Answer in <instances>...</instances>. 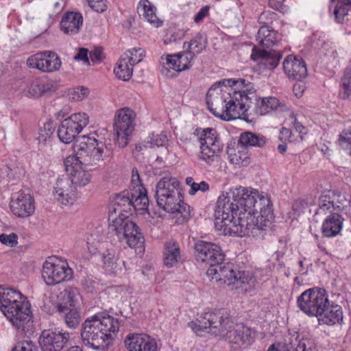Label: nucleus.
Returning a JSON list of instances; mask_svg holds the SVG:
<instances>
[{
	"label": "nucleus",
	"instance_id": "f257e3e1",
	"mask_svg": "<svg viewBox=\"0 0 351 351\" xmlns=\"http://www.w3.org/2000/svg\"><path fill=\"white\" fill-rule=\"evenodd\" d=\"M215 217V228L221 234L256 236L271 224V202L265 193L240 186L218 197Z\"/></svg>",
	"mask_w": 351,
	"mask_h": 351
},
{
	"label": "nucleus",
	"instance_id": "f03ea898",
	"mask_svg": "<svg viewBox=\"0 0 351 351\" xmlns=\"http://www.w3.org/2000/svg\"><path fill=\"white\" fill-rule=\"evenodd\" d=\"M196 313L195 320L188 323V326L199 337L206 334L219 337L227 341L231 347L247 348L255 341L257 331L243 323H234L229 315H224L220 308L215 311H206L201 308Z\"/></svg>",
	"mask_w": 351,
	"mask_h": 351
},
{
	"label": "nucleus",
	"instance_id": "7ed1b4c3",
	"mask_svg": "<svg viewBox=\"0 0 351 351\" xmlns=\"http://www.w3.org/2000/svg\"><path fill=\"white\" fill-rule=\"evenodd\" d=\"M194 249L197 261L210 267L206 272L208 276L227 285L231 289L241 290L244 293H251L258 287L255 277L249 271L234 269L230 263L221 265L225 255L218 245L199 241Z\"/></svg>",
	"mask_w": 351,
	"mask_h": 351
},
{
	"label": "nucleus",
	"instance_id": "20e7f679",
	"mask_svg": "<svg viewBox=\"0 0 351 351\" xmlns=\"http://www.w3.org/2000/svg\"><path fill=\"white\" fill-rule=\"evenodd\" d=\"M103 142L99 141L93 135H84L75 143V154L67 156L64 160L65 170L69 176L72 184L84 186L90 182L91 176L88 169L97 168L103 160L105 149Z\"/></svg>",
	"mask_w": 351,
	"mask_h": 351
},
{
	"label": "nucleus",
	"instance_id": "39448f33",
	"mask_svg": "<svg viewBox=\"0 0 351 351\" xmlns=\"http://www.w3.org/2000/svg\"><path fill=\"white\" fill-rule=\"evenodd\" d=\"M119 330V319L102 313L88 317L81 331L83 343L95 350H105Z\"/></svg>",
	"mask_w": 351,
	"mask_h": 351
},
{
	"label": "nucleus",
	"instance_id": "423d86ee",
	"mask_svg": "<svg viewBox=\"0 0 351 351\" xmlns=\"http://www.w3.org/2000/svg\"><path fill=\"white\" fill-rule=\"evenodd\" d=\"M155 197L160 208L171 214L180 215L184 221L190 219L191 207L184 202L180 184L176 178H160L156 186Z\"/></svg>",
	"mask_w": 351,
	"mask_h": 351
},
{
	"label": "nucleus",
	"instance_id": "0eeeda50",
	"mask_svg": "<svg viewBox=\"0 0 351 351\" xmlns=\"http://www.w3.org/2000/svg\"><path fill=\"white\" fill-rule=\"evenodd\" d=\"M221 90V93H217V96L213 97V101L206 100L208 109L217 117L226 121L235 119L247 120V112L250 105L249 98L241 97L239 93H232Z\"/></svg>",
	"mask_w": 351,
	"mask_h": 351
},
{
	"label": "nucleus",
	"instance_id": "6e6552de",
	"mask_svg": "<svg viewBox=\"0 0 351 351\" xmlns=\"http://www.w3.org/2000/svg\"><path fill=\"white\" fill-rule=\"evenodd\" d=\"M135 119V112L129 108H123L117 112L114 131L119 147H124L128 145L129 136L134 129Z\"/></svg>",
	"mask_w": 351,
	"mask_h": 351
},
{
	"label": "nucleus",
	"instance_id": "1a4fd4ad",
	"mask_svg": "<svg viewBox=\"0 0 351 351\" xmlns=\"http://www.w3.org/2000/svg\"><path fill=\"white\" fill-rule=\"evenodd\" d=\"M110 229L116 233L120 240L125 239L132 248L141 246L144 243L140 228L130 219L115 220V223H110Z\"/></svg>",
	"mask_w": 351,
	"mask_h": 351
},
{
	"label": "nucleus",
	"instance_id": "9d476101",
	"mask_svg": "<svg viewBox=\"0 0 351 351\" xmlns=\"http://www.w3.org/2000/svg\"><path fill=\"white\" fill-rule=\"evenodd\" d=\"M199 142L200 143L199 159L208 164L217 161L222 145L217 136L216 130L213 128L204 130L199 136Z\"/></svg>",
	"mask_w": 351,
	"mask_h": 351
},
{
	"label": "nucleus",
	"instance_id": "9b49d317",
	"mask_svg": "<svg viewBox=\"0 0 351 351\" xmlns=\"http://www.w3.org/2000/svg\"><path fill=\"white\" fill-rule=\"evenodd\" d=\"M88 123L86 113H75L64 119L58 129V136L65 144L71 143Z\"/></svg>",
	"mask_w": 351,
	"mask_h": 351
},
{
	"label": "nucleus",
	"instance_id": "f8f14e48",
	"mask_svg": "<svg viewBox=\"0 0 351 351\" xmlns=\"http://www.w3.org/2000/svg\"><path fill=\"white\" fill-rule=\"evenodd\" d=\"M42 277L47 285H55L72 279L73 270L66 261L47 260L43 263Z\"/></svg>",
	"mask_w": 351,
	"mask_h": 351
},
{
	"label": "nucleus",
	"instance_id": "ddd939ff",
	"mask_svg": "<svg viewBox=\"0 0 351 351\" xmlns=\"http://www.w3.org/2000/svg\"><path fill=\"white\" fill-rule=\"evenodd\" d=\"M132 189L117 194L109 208L110 223H115V220L129 219L126 214L132 211Z\"/></svg>",
	"mask_w": 351,
	"mask_h": 351
},
{
	"label": "nucleus",
	"instance_id": "4468645a",
	"mask_svg": "<svg viewBox=\"0 0 351 351\" xmlns=\"http://www.w3.org/2000/svg\"><path fill=\"white\" fill-rule=\"evenodd\" d=\"M298 307H339L338 304H330L325 289L313 287L304 291L297 300Z\"/></svg>",
	"mask_w": 351,
	"mask_h": 351
},
{
	"label": "nucleus",
	"instance_id": "2eb2a0df",
	"mask_svg": "<svg viewBox=\"0 0 351 351\" xmlns=\"http://www.w3.org/2000/svg\"><path fill=\"white\" fill-rule=\"evenodd\" d=\"M27 64L43 72H53L59 70L62 62L56 53L45 51L30 56L27 60Z\"/></svg>",
	"mask_w": 351,
	"mask_h": 351
},
{
	"label": "nucleus",
	"instance_id": "dca6fc26",
	"mask_svg": "<svg viewBox=\"0 0 351 351\" xmlns=\"http://www.w3.org/2000/svg\"><path fill=\"white\" fill-rule=\"evenodd\" d=\"M10 208L13 214L19 217H29L35 210L34 199L29 193L20 191L12 197Z\"/></svg>",
	"mask_w": 351,
	"mask_h": 351
},
{
	"label": "nucleus",
	"instance_id": "f3484780",
	"mask_svg": "<svg viewBox=\"0 0 351 351\" xmlns=\"http://www.w3.org/2000/svg\"><path fill=\"white\" fill-rule=\"evenodd\" d=\"M124 343L129 351H157V343L153 337L145 333H129Z\"/></svg>",
	"mask_w": 351,
	"mask_h": 351
},
{
	"label": "nucleus",
	"instance_id": "a211bd4d",
	"mask_svg": "<svg viewBox=\"0 0 351 351\" xmlns=\"http://www.w3.org/2000/svg\"><path fill=\"white\" fill-rule=\"evenodd\" d=\"M30 310L31 308H0V312L14 327L26 333L29 330L32 319Z\"/></svg>",
	"mask_w": 351,
	"mask_h": 351
},
{
	"label": "nucleus",
	"instance_id": "6ab92c4d",
	"mask_svg": "<svg viewBox=\"0 0 351 351\" xmlns=\"http://www.w3.org/2000/svg\"><path fill=\"white\" fill-rule=\"evenodd\" d=\"M69 339V332L44 330L40 337V344L43 351H60Z\"/></svg>",
	"mask_w": 351,
	"mask_h": 351
},
{
	"label": "nucleus",
	"instance_id": "aec40b11",
	"mask_svg": "<svg viewBox=\"0 0 351 351\" xmlns=\"http://www.w3.org/2000/svg\"><path fill=\"white\" fill-rule=\"evenodd\" d=\"M0 307H31V304L19 291L0 286Z\"/></svg>",
	"mask_w": 351,
	"mask_h": 351
},
{
	"label": "nucleus",
	"instance_id": "412c9836",
	"mask_svg": "<svg viewBox=\"0 0 351 351\" xmlns=\"http://www.w3.org/2000/svg\"><path fill=\"white\" fill-rule=\"evenodd\" d=\"M308 316H315L319 323L333 325L342 321L341 308H300Z\"/></svg>",
	"mask_w": 351,
	"mask_h": 351
},
{
	"label": "nucleus",
	"instance_id": "4be33fe9",
	"mask_svg": "<svg viewBox=\"0 0 351 351\" xmlns=\"http://www.w3.org/2000/svg\"><path fill=\"white\" fill-rule=\"evenodd\" d=\"M283 69L289 78L300 81L308 75L304 61L293 56H288L283 62Z\"/></svg>",
	"mask_w": 351,
	"mask_h": 351
},
{
	"label": "nucleus",
	"instance_id": "5701e85b",
	"mask_svg": "<svg viewBox=\"0 0 351 351\" xmlns=\"http://www.w3.org/2000/svg\"><path fill=\"white\" fill-rule=\"evenodd\" d=\"M282 53L277 50L258 49L254 47L251 54L252 60L259 61L265 69L272 70L275 69L279 64L280 60L282 58Z\"/></svg>",
	"mask_w": 351,
	"mask_h": 351
},
{
	"label": "nucleus",
	"instance_id": "b1692460",
	"mask_svg": "<svg viewBox=\"0 0 351 351\" xmlns=\"http://www.w3.org/2000/svg\"><path fill=\"white\" fill-rule=\"evenodd\" d=\"M50 299L54 307H75L80 305L82 296L77 289H66L59 294H51Z\"/></svg>",
	"mask_w": 351,
	"mask_h": 351
},
{
	"label": "nucleus",
	"instance_id": "393cba45",
	"mask_svg": "<svg viewBox=\"0 0 351 351\" xmlns=\"http://www.w3.org/2000/svg\"><path fill=\"white\" fill-rule=\"evenodd\" d=\"M343 218L337 213L328 215L322 226V233L324 237H335L339 234L343 223Z\"/></svg>",
	"mask_w": 351,
	"mask_h": 351
},
{
	"label": "nucleus",
	"instance_id": "a878e982",
	"mask_svg": "<svg viewBox=\"0 0 351 351\" xmlns=\"http://www.w3.org/2000/svg\"><path fill=\"white\" fill-rule=\"evenodd\" d=\"M330 10L335 15L337 23H341L350 20L351 15L350 0H331Z\"/></svg>",
	"mask_w": 351,
	"mask_h": 351
},
{
	"label": "nucleus",
	"instance_id": "bb28decb",
	"mask_svg": "<svg viewBox=\"0 0 351 351\" xmlns=\"http://www.w3.org/2000/svg\"><path fill=\"white\" fill-rule=\"evenodd\" d=\"M54 130L52 123L47 122L44 124L43 128L40 129L37 138L39 149L48 155L52 152V135Z\"/></svg>",
	"mask_w": 351,
	"mask_h": 351
},
{
	"label": "nucleus",
	"instance_id": "cd10ccee",
	"mask_svg": "<svg viewBox=\"0 0 351 351\" xmlns=\"http://www.w3.org/2000/svg\"><path fill=\"white\" fill-rule=\"evenodd\" d=\"M55 90L52 81L36 80L32 82L25 90V94L29 97L38 98L44 93Z\"/></svg>",
	"mask_w": 351,
	"mask_h": 351
},
{
	"label": "nucleus",
	"instance_id": "c85d7f7f",
	"mask_svg": "<svg viewBox=\"0 0 351 351\" xmlns=\"http://www.w3.org/2000/svg\"><path fill=\"white\" fill-rule=\"evenodd\" d=\"M83 18L80 13L68 12L60 22L61 29L65 34H76L82 24Z\"/></svg>",
	"mask_w": 351,
	"mask_h": 351
},
{
	"label": "nucleus",
	"instance_id": "c756f323",
	"mask_svg": "<svg viewBox=\"0 0 351 351\" xmlns=\"http://www.w3.org/2000/svg\"><path fill=\"white\" fill-rule=\"evenodd\" d=\"M132 210L139 212L140 214L148 213L149 199L147 191L143 186L136 189H132Z\"/></svg>",
	"mask_w": 351,
	"mask_h": 351
},
{
	"label": "nucleus",
	"instance_id": "7c9ffc66",
	"mask_svg": "<svg viewBox=\"0 0 351 351\" xmlns=\"http://www.w3.org/2000/svg\"><path fill=\"white\" fill-rule=\"evenodd\" d=\"M180 261L181 255L179 245L175 241H167L165 244L164 251L165 265L168 267H172Z\"/></svg>",
	"mask_w": 351,
	"mask_h": 351
},
{
	"label": "nucleus",
	"instance_id": "2f4dec72",
	"mask_svg": "<svg viewBox=\"0 0 351 351\" xmlns=\"http://www.w3.org/2000/svg\"><path fill=\"white\" fill-rule=\"evenodd\" d=\"M138 12L153 26L158 27L162 25V21L159 20L156 14V8L148 0L140 1Z\"/></svg>",
	"mask_w": 351,
	"mask_h": 351
},
{
	"label": "nucleus",
	"instance_id": "473e14b6",
	"mask_svg": "<svg viewBox=\"0 0 351 351\" xmlns=\"http://www.w3.org/2000/svg\"><path fill=\"white\" fill-rule=\"evenodd\" d=\"M71 181L68 178H61L57 180L54 187L56 199L62 204H66L71 199V194L73 191Z\"/></svg>",
	"mask_w": 351,
	"mask_h": 351
},
{
	"label": "nucleus",
	"instance_id": "72a5a7b5",
	"mask_svg": "<svg viewBox=\"0 0 351 351\" xmlns=\"http://www.w3.org/2000/svg\"><path fill=\"white\" fill-rule=\"evenodd\" d=\"M279 105V100L274 97L256 98L254 112L257 115H265L277 110Z\"/></svg>",
	"mask_w": 351,
	"mask_h": 351
},
{
	"label": "nucleus",
	"instance_id": "f704fd0d",
	"mask_svg": "<svg viewBox=\"0 0 351 351\" xmlns=\"http://www.w3.org/2000/svg\"><path fill=\"white\" fill-rule=\"evenodd\" d=\"M257 39L261 45L265 48L276 45L280 40V35L269 26H262L258 32Z\"/></svg>",
	"mask_w": 351,
	"mask_h": 351
},
{
	"label": "nucleus",
	"instance_id": "c9c22d12",
	"mask_svg": "<svg viewBox=\"0 0 351 351\" xmlns=\"http://www.w3.org/2000/svg\"><path fill=\"white\" fill-rule=\"evenodd\" d=\"M334 197V191H328L323 193L318 199L317 208L315 210V214L324 215L336 213L333 204Z\"/></svg>",
	"mask_w": 351,
	"mask_h": 351
},
{
	"label": "nucleus",
	"instance_id": "e433bc0d",
	"mask_svg": "<svg viewBox=\"0 0 351 351\" xmlns=\"http://www.w3.org/2000/svg\"><path fill=\"white\" fill-rule=\"evenodd\" d=\"M237 80L234 79H223L217 82L209 89L206 100L209 99L210 101H213V97L217 96V93H221V90L223 92L226 91L228 93L230 91L232 93L234 88L237 87Z\"/></svg>",
	"mask_w": 351,
	"mask_h": 351
},
{
	"label": "nucleus",
	"instance_id": "4c0bfd02",
	"mask_svg": "<svg viewBox=\"0 0 351 351\" xmlns=\"http://www.w3.org/2000/svg\"><path fill=\"white\" fill-rule=\"evenodd\" d=\"M178 58L176 54L167 55L165 57L162 56L160 58V64L162 66L161 73L162 75L172 77L174 75L173 72H180V69L178 64Z\"/></svg>",
	"mask_w": 351,
	"mask_h": 351
},
{
	"label": "nucleus",
	"instance_id": "58836bf2",
	"mask_svg": "<svg viewBox=\"0 0 351 351\" xmlns=\"http://www.w3.org/2000/svg\"><path fill=\"white\" fill-rule=\"evenodd\" d=\"M58 311L69 328H75L79 326L82 315L77 308H58Z\"/></svg>",
	"mask_w": 351,
	"mask_h": 351
},
{
	"label": "nucleus",
	"instance_id": "ea45409f",
	"mask_svg": "<svg viewBox=\"0 0 351 351\" xmlns=\"http://www.w3.org/2000/svg\"><path fill=\"white\" fill-rule=\"evenodd\" d=\"M239 143L243 147H263L267 143V138L263 135L246 132L241 134Z\"/></svg>",
	"mask_w": 351,
	"mask_h": 351
},
{
	"label": "nucleus",
	"instance_id": "a19ab883",
	"mask_svg": "<svg viewBox=\"0 0 351 351\" xmlns=\"http://www.w3.org/2000/svg\"><path fill=\"white\" fill-rule=\"evenodd\" d=\"M237 87L234 88V91L239 93L242 97H247L249 98V104L250 105L252 100L256 98L254 85L252 82L242 78L237 79Z\"/></svg>",
	"mask_w": 351,
	"mask_h": 351
},
{
	"label": "nucleus",
	"instance_id": "79ce46f5",
	"mask_svg": "<svg viewBox=\"0 0 351 351\" xmlns=\"http://www.w3.org/2000/svg\"><path fill=\"white\" fill-rule=\"evenodd\" d=\"M133 72V66L130 64L126 58H121L114 69V73L116 76L123 81L129 80Z\"/></svg>",
	"mask_w": 351,
	"mask_h": 351
},
{
	"label": "nucleus",
	"instance_id": "37998d69",
	"mask_svg": "<svg viewBox=\"0 0 351 351\" xmlns=\"http://www.w3.org/2000/svg\"><path fill=\"white\" fill-rule=\"evenodd\" d=\"M187 45V51L195 54H199L204 50L207 46V40L206 37L202 34H197L189 43H184V47Z\"/></svg>",
	"mask_w": 351,
	"mask_h": 351
},
{
	"label": "nucleus",
	"instance_id": "c03bdc74",
	"mask_svg": "<svg viewBox=\"0 0 351 351\" xmlns=\"http://www.w3.org/2000/svg\"><path fill=\"white\" fill-rule=\"evenodd\" d=\"M229 160L232 164L239 166H246L250 162V158L245 147L241 149H230L228 152Z\"/></svg>",
	"mask_w": 351,
	"mask_h": 351
},
{
	"label": "nucleus",
	"instance_id": "a18cd8bd",
	"mask_svg": "<svg viewBox=\"0 0 351 351\" xmlns=\"http://www.w3.org/2000/svg\"><path fill=\"white\" fill-rule=\"evenodd\" d=\"M339 95L343 99L351 100V69L344 72L341 81Z\"/></svg>",
	"mask_w": 351,
	"mask_h": 351
},
{
	"label": "nucleus",
	"instance_id": "49530a36",
	"mask_svg": "<svg viewBox=\"0 0 351 351\" xmlns=\"http://www.w3.org/2000/svg\"><path fill=\"white\" fill-rule=\"evenodd\" d=\"M102 258L104 267L107 269H114L116 268L118 255L114 249H108L102 254Z\"/></svg>",
	"mask_w": 351,
	"mask_h": 351
},
{
	"label": "nucleus",
	"instance_id": "de8ad7c7",
	"mask_svg": "<svg viewBox=\"0 0 351 351\" xmlns=\"http://www.w3.org/2000/svg\"><path fill=\"white\" fill-rule=\"evenodd\" d=\"M339 144L351 155V125L345 128L339 135Z\"/></svg>",
	"mask_w": 351,
	"mask_h": 351
},
{
	"label": "nucleus",
	"instance_id": "09e8293b",
	"mask_svg": "<svg viewBox=\"0 0 351 351\" xmlns=\"http://www.w3.org/2000/svg\"><path fill=\"white\" fill-rule=\"evenodd\" d=\"M127 58H125L128 62L132 66H134L138 63H139L145 56V51L141 48H134L131 50H129L128 53L125 54Z\"/></svg>",
	"mask_w": 351,
	"mask_h": 351
},
{
	"label": "nucleus",
	"instance_id": "8fccbe9b",
	"mask_svg": "<svg viewBox=\"0 0 351 351\" xmlns=\"http://www.w3.org/2000/svg\"><path fill=\"white\" fill-rule=\"evenodd\" d=\"M178 58V64L180 69V71L189 69L191 66V60L194 58L193 53H190L189 51H185L182 53H176Z\"/></svg>",
	"mask_w": 351,
	"mask_h": 351
},
{
	"label": "nucleus",
	"instance_id": "3c124183",
	"mask_svg": "<svg viewBox=\"0 0 351 351\" xmlns=\"http://www.w3.org/2000/svg\"><path fill=\"white\" fill-rule=\"evenodd\" d=\"M333 204L335 212L339 213L346 210L350 206V201L346 198L344 195L334 191Z\"/></svg>",
	"mask_w": 351,
	"mask_h": 351
},
{
	"label": "nucleus",
	"instance_id": "603ef678",
	"mask_svg": "<svg viewBox=\"0 0 351 351\" xmlns=\"http://www.w3.org/2000/svg\"><path fill=\"white\" fill-rule=\"evenodd\" d=\"M82 285L88 292H96L99 290V282L93 276H87L82 280Z\"/></svg>",
	"mask_w": 351,
	"mask_h": 351
},
{
	"label": "nucleus",
	"instance_id": "864d4df0",
	"mask_svg": "<svg viewBox=\"0 0 351 351\" xmlns=\"http://www.w3.org/2000/svg\"><path fill=\"white\" fill-rule=\"evenodd\" d=\"M11 351H39L36 344L31 340L19 342Z\"/></svg>",
	"mask_w": 351,
	"mask_h": 351
},
{
	"label": "nucleus",
	"instance_id": "5fc2aeb1",
	"mask_svg": "<svg viewBox=\"0 0 351 351\" xmlns=\"http://www.w3.org/2000/svg\"><path fill=\"white\" fill-rule=\"evenodd\" d=\"M295 351H316V345L308 338H302L298 341Z\"/></svg>",
	"mask_w": 351,
	"mask_h": 351
},
{
	"label": "nucleus",
	"instance_id": "6e6d98bb",
	"mask_svg": "<svg viewBox=\"0 0 351 351\" xmlns=\"http://www.w3.org/2000/svg\"><path fill=\"white\" fill-rule=\"evenodd\" d=\"M88 94V89L86 87L81 86L74 88L69 93L70 99L74 101L82 100Z\"/></svg>",
	"mask_w": 351,
	"mask_h": 351
},
{
	"label": "nucleus",
	"instance_id": "4d7b16f0",
	"mask_svg": "<svg viewBox=\"0 0 351 351\" xmlns=\"http://www.w3.org/2000/svg\"><path fill=\"white\" fill-rule=\"evenodd\" d=\"M0 242L11 247H15L18 244V236L15 233L1 234H0Z\"/></svg>",
	"mask_w": 351,
	"mask_h": 351
},
{
	"label": "nucleus",
	"instance_id": "13d9d810",
	"mask_svg": "<svg viewBox=\"0 0 351 351\" xmlns=\"http://www.w3.org/2000/svg\"><path fill=\"white\" fill-rule=\"evenodd\" d=\"M167 136L166 134L162 132L160 134H152V135L149 137V143L152 145H156L157 147L164 146L167 142Z\"/></svg>",
	"mask_w": 351,
	"mask_h": 351
},
{
	"label": "nucleus",
	"instance_id": "bf43d9fd",
	"mask_svg": "<svg viewBox=\"0 0 351 351\" xmlns=\"http://www.w3.org/2000/svg\"><path fill=\"white\" fill-rule=\"evenodd\" d=\"M89 6L97 12H103L106 10V0H87Z\"/></svg>",
	"mask_w": 351,
	"mask_h": 351
},
{
	"label": "nucleus",
	"instance_id": "052dcab7",
	"mask_svg": "<svg viewBox=\"0 0 351 351\" xmlns=\"http://www.w3.org/2000/svg\"><path fill=\"white\" fill-rule=\"evenodd\" d=\"M136 313L133 312V308H122L119 311V313L116 312L117 316H120V317H117L119 319V324L123 320L126 319H133V317L134 316Z\"/></svg>",
	"mask_w": 351,
	"mask_h": 351
},
{
	"label": "nucleus",
	"instance_id": "680f3d73",
	"mask_svg": "<svg viewBox=\"0 0 351 351\" xmlns=\"http://www.w3.org/2000/svg\"><path fill=\"white\" fill-rule=\"evenodd\" d=\"M209 189V184L206 181H202L199 183H193L192 191H189V194L195 195L197 191L206 192Z\"/></svg>",
	"mask_w": 351,
	"mask_h": 351
},
{
	"label": "nucleus",
	"instance_id": "e2e57ef3",
	"mask_svg": "<svg viewBox=\"0 0 351 351\" xmlns=\"http://www.w3.org/2000/svg\"><path fill=\"white\" fill-rule=\"evenodd\" d=\"M210 8L208 5L202 7L200 10L195 15L194 22L195 23H200L204 19L208 16Z\"/></svg>",
	"mask_w": 351,
	"mask_h": 351
},
{
	"label": "nucleus",
	"instance_id": "0e129e2a",
	"mask_svg": "<svg viewBox=\"0 0 351 351\" xmlns=\"http://www.w3.org/2000/svg\"><path fill=\"white\" fill-rule=\"evenodd\" d=\"M74 59L76 60H82L84 63L90 64L88 50L85 48H80L77 54L74 56Z\"/></svg>",
	"mask_w": 351,
	"mask_h": 351
},
{
	"label": "nucleus",
	"instance_id": "69168bd1",
	"mask_svg": "<svg viewBox=\"0 0 351 351\" xmlns=\"http://www.w3.org/2000/svg\"><path fill=\"white\" fill-rule=\"evenodd\" d=\"M102 55V49L100 47H97L93 51L89 53V58L91 59L93 62H101L103 58Z\"/></svg>",
	"mask_w": 351,
	"mask_h": 351
},
{
	"label": "nucleus",
	"instance_id": "338daca9",
	"mask_svg": "<svg viewBox=\"0 0 351 351\" xmlns=\"http://www.w3.org/2000/svg\"><path fill=\"white\" fill-rule=\"evenodd\" d=\"M132 184L134 185L132 189H136L139 186H143L140 183V177L138 173V171L136 169L132 170Z\"/></svg>",
	"mask_w": 351,
	"mask_h": 351
},
{
	"label": "nucleus",
	"instance_id": "774afa93",
	"mask_svg": "<svg viewBox=\"0 0 351 351\" xmlns=\"http://www.w3.org/2000/svg\"><path fill=\"white\" fill-rule=\"evenodd\" d=\"M293 92L296 97H301L304 91V86L301 84H295L293 88Z\"/></svg>",
	"mask_w": 351,
	"mask_h": 351
}]
</instances>
